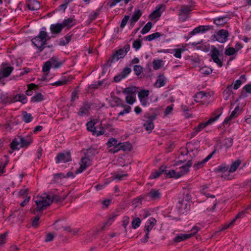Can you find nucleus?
<instances>
[{
	"mask_svg": "<svg viewBox=\"0 0 251 251\" xmlns=\"http://www.w3.org/2000/svg\"><path fill=\"white\" fill-rule=\"evenodd\" d=\"M228 167L225 164H222L220 166H218L215 169V171L216 172H222V173H227L228 172Z\"/></svg>",
	"mask_w": 251,
	"mask_h": 251,
	"instance_id": "79ce46f5",
	"label": "nucleus"
},
{
	"mask_svg": "<svg viewBox=\"0 0 251 251\" xmlns=\"http://www.w3.org/2000/svg\"><path fill=\"white\" fill-rule=\"evenodd\" d=\"M179 172H176L174 170H171L168 171L166 177H174L175 178H179L180 176H178L179 175Z\"/></svg>",
	"mask_w": 251,
	"mask_h": 251,
	"instance_id": "a19ab883",
	"label": "nucleus"
},
{
	"mask_svg": "<svg viewBox=\"0 0 251 251\" xmlns=\"http://www.w3.org/2000/svg\"><path fill=\"white\" fill-rule=\"evenodd\" d=\"M152 65L154 70H158L163 65V61L161 59L154 60L152 62Z\"/></svg>",
	"mask_w": 251,
	"mask_h": 251,
	"instance_id": "e433bc0d",
	"label": "nucleus"
},
{
	"mask_svg": "<svg viewBox=\"0 0 251 251\" xmlns=\"http://www.w3.org/2000/svg\"><path fill=\"white\" fill-rule=\"evenodd\" d=\"M156 220L153 218L150 219L146 223L145 226V231L150 232L152 227L156 225Z\"/></svg>",
	"mask_w": 251,
	"mask_h": 251,
	"instance_id": "412c9836",
	"label": "nucleus"
},
{
	"mask_svg": "<svg viewBox=\"0 0 251 251\" xmlns=\"http://www.w3.org/2000/svg\"><path fill=\"white\" fill-rule=\"evenodd\" d=\"M70 79L62 78L61 80L57 81L51 84L52 85H55L57 86L64 85L67 83V82L70 81Z\"/></svg>",
	"mask_w": 251,
	"mask_h": 251,
	"instance_id": "de8ad7c7",
	"label": "nucleus"
},
{
	"mask_svg": "<svg viewBox=\"0 0 251 251\" xmlns=\"http://www.w3.org/2000/svg\"><path fill=\"white\" fill-rule=\"evenodd\" d=\"M44 100V96L41 93H38L31 99V101L33 102H40Z\"/></svg>",
	"mask_w": 251,
	"mask_h": 251,
	"instance_id": "f704fd0d",
	"label": "nucleus"
},
{
	"mask_svg": "<svg viewBox=\"0 0 251 251\" xmlns=\"http://www.w3.org/2000/svg\"><path fill=\"white\" fill-rule=\"evenodd\" d=\"M67 196L60 197L58 195H52L44 194V196L39 198H34V201L36 204L37 207L33 210V213L35 214L36 212H42L50 205L53 201L56 202L64 201Z\"/></svg>",
	"mask_w": 251,
	"mask_h": 251,
	"instance_id": "f257e3e1",
	"label": "nucleus"
},
{
	"mask_svg": "<svg viewBox=\"0 0 251 251\" xmlns=\"http://www.w3.org/2000/svg\"><path fill=\"white\" fill-rule=\"evenodd\" d=\"M117 215L115 214H112L110 215L109 219L107 222L105 224V225H110L111 224L112 222L114 220V219L117 217Z\"/></svg>",
	"mask_w": 251,
	"mask_h": 251,
	"instance_id": "774afa93",
	"label": "nucleus"
},
{
	"mask_svg": "<svg viewBox=\"0 0 251 251\" xmlns=\"http://www.w3.org/2000/svg\"><path fill=\"white\" fill-rule=\"evenodd\" d=\"M71 155L70 151L64 152H60L55 157V162L58 164L60 162L66 163L71 161Z\"/></svg>",
	"mask_w": 251,
	"mask_h": 251,
	"instance_id": "39448f33",
	"label": "nucleus"
},
{
	"mask_svg": "<svg viewBox=\"0 0 251 251\" xmlns=\"http://www.w3.org/2000/svg\"><path fill=\"white\" fill-rule=\"evenodd\" d=\"M50 37L48 35L46 31H40L38 35L36 36L31 40L32 44L36 47L39 52H41L46 47L47 41L49 40Z\"/></svg>",
	"mask_w": 251,
	"mask_h": 251,
	"instance_id": "f03ea898",
	"label": "nucleus"
},
{
	"mask_svg": "<svg viewBox=\"0 0 251 251\" xmlns=\"http://www.w3.org/2000/svg\"><path fill=\"white\" fill-rule=\"evenodd\" d=\"M81 164H80L79 168L75 171V173L76 174L81 173L91 165V160L90 158L87 156L82 157L81 159Z\"/></svg>",
	"mask_w": 251,
	"mask_h": 251,
	"instance_id": "6e6552de",
	"label": "nucleus"
},
{
	"mask_svg": "<svg viewBox=\"0 0 251 251\" xmlns=\"http://www.w3.org/2000/svg\"><path fill=\"white\" fill-rule=\"evenodd\" d=\"M142 45V41L139 39H137L133 42L132 46L136 50H137L141 47Z\"/></svg>",
	"mask_w": 251,
	"mask_h": 251,
	"instance_id": "864d4df0",
	"label": "nucleus"
},
{
	"mask_svg": "<svg viewBox=\"0 0 251 251\" xmlns=\"http://www.w3.org/2000/svg\"><path fill=\"white\" fill-rule=\"evenodd\" d=\"M166 82V78L165 76L163 75H159L154 85L157 88H160L164 86Z\"/></svg>",
	"mask_w": 251,
	"mask_h": 251,
	"instance_id": "393cba45",
	"label": "nucleus"
},
{
	"mask_svg": "<svg viewBox=\"0 0 251 251\" xmlns=\"http://www.w3.org/2000/svg\"><path fill=\"white\" fill-rule=\"evenodd\" d=\"M33 119L32 115L30 113H28L26 111H24L22 114V120L25 123L30 122Z\"/></svg>",
	"mask_w": 251,
	"mask_h": 251,
	"instance_id": "2f4dec72",
	"label": "nucleus"
},
{
	"mask_svg": "<svg viewBox=\"0 0 251 251\" xmlns=\"http://www.w3.org/2000/svg\"><path fill=\"white\" fill-rule=\"evenodd\" d=\"M236 52L235 49L229 47L226 50L225 53L226 55L230 56L233 55Z\"/></svg>",
	"mask_w": 251,
	"mask_h": 251,
	"instance_id": "4d7b16f0",
	"label": "nucleus"
},
{
	"mask_svg": "<svg viewBox=\"0 0 251 251\" xmlns=\"http://www.w3.org/2000/svg\"><path fill=\"white\" fill-rule=\"evenodd\" d=\"M50 60L51 62V64L54 65V67L55 68H58L60 67L62 65V63L61 62H58L56 59L54 57H52Z\"/></svg>",
	"mask_w": 251,
	"mask_h": 251,
	"instance_id": "13d9d810",
	"label": "nucleus"
},
{
	"mask_svg": "<svg viewBox=\"0 0 251 251\" xmlns=\"http://www.w3.org/2000/svg\"><path fill=\"white\" fill-rule=\"evenodd\" d=\"M130 47L129 44H126L123 49H120L115 51V52L111 55L106 64L103 65L104 67H110L112 64L115 61H117L119 59L124 58L128 51L130 50Z\"/></svg>",
	"mask_w": 251,
	"mask_h": 251,
	"instance_id": "7ed1b4c3",
	"label": "nucleus"
},
{
	"mask_svg": "<svg viewBox=\"0 0 251 251\" xmlns=\"http://www.w3.org/2000/svg\"><path fill=\"white\" fill-rule=\"evenodd\" d=\"M140 224H141V220H140V218H134L133 220V221H132V223H131L132 227L134 229H136L137 228L139 227V226H140Z\"/></svg>",
	"mask_w": 251,
	"mask_h": 251,
	"instance_id": "09e8293b",
	"label": "nucleus"
},
{
	"mask_svg": "<svg viewBox=\"0 0 251 251\" xmlns=\"http://www.w3.org/2000/svg\"><path fill=\"white\" fill-rule=\"evenodd\" d=\"M27 6L31 10H37L40 7L39 1L36 0H28Z\"/></svg>",
	"mask_w": 251,
	"mask_h": 251,
	"instance_id": "aec40b11",
	"label": "nucleus"
},
{
	"mask_svg": "<svg viewBox=\"0 0 251 251\" xmlns=\"http://www.w3.org/2000/svg\"><path fill=\"white\" fill-rule=\"evenodd\" d=\"M213 153L214 152L209 154L205 158L203 159L202 161H198L197 163L194 164L193 167L195 168V169L198 170L201 167H202L203 166V165L211 158Z\"/></svg>",
	"mask_w": 251,
	"mask_h": 251,
	"instance_id": "5701e85b",
	"label": "nucleus"
},
{
	"mask_svg": "<svg viewBox=\"0 0 251 251\" xmlns=\"http://www.w3.org/2000/svg\"><path fill=\"white\" fill-rule=\"evenodd\" d=\"M100 9L97 10V11L91 13L89 17V20H90L91 21L94 20L97 16L100 14L99 13Z\"/></svg>",
	"mask_w": 251,
	"mask_h": 251,
	"instance_id": "0e129e2a",
	"label": "nucleus"
},
{
	"mask_svg": "<svg viewBox=\"0 0 251 251\" xmlns=\"http://www.w3.org/2000/svg\"><path fill=\"white\" fill-rule=\"evenodd\" d=\"M143 68L140 65H136L133 67V71L138 76H139L143 72Z\"/></svg>",
	"mask_w": 251,
	"mask_h": 251,
	"instance_id": "c03bdc74",
	"label": "nucleus"
},
{
	"mask_svg": "<svg viewBox=\"0 0 251 251\" xmlns=\"http://www.w3.org/2000/svg\"><path fill=\"white\" fill-rule=\"evenodd\" d=\"M28 192V189H22L19 191V195L23 198H26L28 197L27 196Z\"/></svg>",
	"mask_w": 251,
	"mask_h": 251,
	"instance_id": "69168bd1",
	"label": "nucleus"
},
{
	"mask_svg": "<svg viewBox=\"0 0 251 251\" xmlns=\"http://www.w3.org/2000/svg\"><path fill=\"white\" fill-rule=\"evenodd\" d=\"M224 146L226 148H229L233 144V139L231 138H226L224 141Z\"/></svg>",
	"mask_w": 251,
	"mask_h": 251,
	"instance_id": "5fc2aeb1",
	"label": "nucleus"
},
{
	"mask_svg": "<svg viewBox=\"0 0 251 251\" xmlns=\"http://www.w3.org/2000/svg\"><path fill=\"white\" fill-rule=\"evenodd\" d=\"M86 126L88 130L92 132V134L95 135V133L97 132L96 127H95V123H93L92 121L89 122L87 123Z\"/></svg>",
	"mask_w": 251,
	"mask_h": 251,
	"instance_id": "c9c22d12",
	"label": "nucleus"
},
{
	"mask_svg": "<svg viewBox=\"0 0 251 251\" xmlns=\"http://www.w3.org/2000/svg\"><path fill=\"white\" fill-rule=\"evenodd\" d=\"M91 104L89 103L86 102L83 104V105L79 108L77 113L78 115L80 116H83L88 113L90 109Z\"/></svg>",
	"mask_w": 251,
	"mask_h": 251,
	"instance_id": "f3484780",
	"label": "nucleus"
},
{
	"mask_svg": "<svg viewBox=\"0 0 251 251\" xmlns=\"http://www.w3.org/2000/svg\"><path fill=\"white\" fill-rule=\"evenodd\" d=\"M127 176V174H121V173H118L117 174H115L113 176V179H118L119 180H121L123 177L126 176Z\"/></svg>",
	"mask_w": 251,
	"mask_h": 251,
	"instance_id": "e2e57ef3",
	"label": "nucleus"
},
{
	"mask_svg": "<svg viewBox=\"0 0 251 251\" xmlns=\"http://www.w3.org/2000/svg\"><path fill=\"white\" fill-rule=\"evenodd\" d=\"M213 120L211 119H209L205 123H201L197 126L195 127L194 128V131L191 133V137H193L196 135V134L201 131L203 128L206 127L208 125H210L211 123V121Z\"/></svg>",
	"mask_w": 251,
	"mask_h": 251,
	"instance_id": "f8f14e48",
	"label": "nucleus"
},
{
	"mask_svg": "<svg viewBox=\"0 0 251 251\" xmlns=\"http://www.w3.org/2000/svg\"><path fill=\"white\" fill-rule=\"evenodd\" d=\"M232 84L228 85L226 89L223 92V96L226 100H227L229 97L233 93Z\"/></svg>",
	"mask_w": 251,
	"mask_h": 251,
	"instance_id": "c85d7f7f",
	"label": "nucleus"
},
{
	"mask_svg": "<svg viewBox=\"0 0 251 251\" xmlns=\"http://www.w3.org/2000/svg\"><path fill=\"white\" fill-rule=\"evenodd\" d=\"M192 165V160H189L187 164L182 166L180 167V171L179 172V175L178 176H182L186 174L189 171V168Z\"/></svg>",
	"mask_w": 251,
	"mask_h": 251,
	"instance_id": "6ab92c4d",
	"label": "nucleus"
},
{
	"mask_svg": "<svg viewBox=\"0 0 251 251\" xmlns=\"http://www.w3.org/2000/svg\"><path fill=\"white\" fill-rule=\"evenodd\" d=\"M221 54V51L218 50L215 46H211V50L210 53V56L213 61L217 64V65L221 67L223 66V62L219 58Z\"/></svg>",
	"mask_w": 251,
	"mask_h": 251,
	"instance_id": "20e7f679",
	"label": "nucleus"
},
{
	"mask_svg": "<svg viewBox=\"0 0 251 251\" xmlns=\"http://www.w3.org/2000/svg\"><path fill=\"white\" fill-rule=\"evenodd\" d=\"M129 16L126 15L124 18L122 19V22L121 23L120 27L121 28H124L126 25L129 19Z\"/></svg>",
	"mask_w": 251,
	"mask_h": 251,
	"instance_id": "052dcab7",
	"label": "nucleus"
},
{
	"mask_svg": "<svg viewBox=\"0 0 251 251\" xmlns=\"http://www.w3.org/2000/svg\"><path fill=\"white\" fill-rule=\"evenodd\" d=\"M51 62L50 60H49L46 62L43 67V72L44 73L48 72L51 67Z\"/></svg>",
	"mask_w": 251,
	"mask_h": 251,
	"instance_id": "3c124183",
	"label": "nucleus"
},
{
	"mask_svg": "<svg viewBox=\"0 0 251 251\" xmlns=\"http://www.w3.org/2000/svg\"><path fill=\"white\" fill-rule=\"evenodd\" d=\"M241 164V161L239 160H236L235 162H234L231 165L230 167L227 172V175L226 174H225V175H222V177L225 179H229V173H233L234 172L238 167L239 166V165Z\"/></svg>",
	"mask_w": 251,
	"mask_h": 251,
	"instance_id": "9b49d317",
	"label": "nucleus"
},
{
	"mask_svg": "<svg viewBox=\"0 0 251 251\" xmlns=\"http://www.w3.org/2000/svg\"><path fill=\"white\" fill-rule=\"evenodd\" d=\"M142 15V11L139 10H135L131 17V19L134 21L137 22Z\"/></svg>",
	"mask_w": 251,
	"mask_h": 251,
	"instance_id": "58836bf2",
	"label": "nucleus"
},
{
	"mask_svg": "<svg viewBox=\"0 0 251 251\" xmlns=\"http://www.w3.org/2000/svg\"><path fill=\"white\" fill-rule=\"evenodd\" d=\"M165 5L162 4L156 6L155 9L150 15V18L154 19L160 17L163 11L165 9Z\"/></svg>",
	"mask_w": 251,
	"mask_h": 251,
	"instance_id": "1a4fd4ad",
	"label": "nucleus"
},
{
	"mask_svg": "<svg viewBox=\"0 0 251 251\" xmlns=\"http://www.w3.org/2000/svg\"><path fill=\"white\" fill-rule=\"evenodd\" d=\"M152 27V23L151 22H149L142 28L141 33L142 34H145L148 33Z\"/></svg>",
	"mask_w": 251,
	"mask_h": 251,
	"instance_id": "a18cd8bd",
	"label": "nucleus"
},
{
	"mask_svg": "<svg viewBox=\"0 0 251 251\" xmlns=\"http://www.w3.org/2000/svg\"><path fill=\"white\" fill-rule=\"evenodd\" d=\"M118 141L114 138H110L107 141L106 144L108 147H114L118 144Z\"/></svg>",
	"mask_w": 251,
	"mask_h": 251,
	"instance_id": "8fccbe9b",
	"label": "nucleus"
},
{
	"mask_svg": "<svg viewBox=\"0 0 251 251\" xmlns=\"http://www.w3.org/2000/svg\"><path fill=\"white\" fill-rule=\"evenodd\" d=\"M223 108L221 107L219 108H218L214 112L213 116L209 119L213 120L211 121V123L216 121L220 117L223 113Z\"/></svg>",
	"mask_w": 251,
	"mask_h": 251,
	"instance_id": "cd10ccee",
	"label": "nucleus"
},
{
	"mask_svg": "<svg viewBox=\"0 0 251 251\" xmlns=\"http://www.w3.org/2000/svg\"><path fill=\"white\" fill-rule=\"evenodd\" d=\"M229 36V33L227 30L225 29L220 30L216 35H214V37L215 38L216 41L218 42L224 43L227 40V37Z\"/></svg>",
	"mask_w": 251,
	"mask_h": 251,
	"instance_id": "0eeeda50",
	"label": "nucleus"
},
{
	"mask_svg": "<svg viewBox=\"0 0 251 251\" xmlns=\"http://www.w3.org/2000/svg\"><path fill=\"white\" fill-rule=\"evenodd\" d=\"M120 146H121V150L126 151H131L132 149V146L131 144L128 142L125 143H120Z\"/></svg>",
	"mask_w": 251,
	"mask_h": 251,
	"instance_id": "4c0bfd02",
	"label": "nucleus"
},
{
	"mask_svg": "<svg viewBox=\"0 0 251 251\" xmlns=\"http://www.w3.org/2000/svg\"><path fill=\"white\" fill-rule=\"evenodd\" d=\"M191 5H182L179 10V16L181 21L184 22L188 18V15L192 10Z\"/></svg>",
	"mask_w": 251,
	"mask_h": 251,
	"instance_id": "423d86ee",
	"label": "nucleus"
},
{
	"mask_svg": "<svg viewBox=\"0 0 251 251\" xmlns=\"http://www.w3.org/2000/svg\"><path fill=\"white\" fill-rule=\"evenodd\" d=\"M147 196L153 201L158 200L160 199L161 193L158 190L151 189L148 193Z\"/></svg>",
	"mask_w": 251,
	"mask_h": 251,
	"instance_id": "2eb2a0df",
	"label": "nucleus"
},
{
	"mask_svg": "<svg viewBox=\"0 0 251 251\" xmlns=\"http://www.w3.org/2000/svg\"><path fill=\"white\" fill-rule=\"evenodd\" d=\"M126 100V102L129 104H132L135 101V98L131 96H127Z\"/></svg>",
	"mask_w": 251,
	"mask_h": 251,
	"instance_id": "338daca9",
	"label": "nucleus"
},
{
	"mask_svg": "<svg viewBox=\"0 0 251 251\" xmlns=\"http://www.w3.org/2000/svg\"><path fill=\"white\" fill-rule=\"evenodd\" d=\"M226 17H219L217 19H214V23L217 25H224V24L226 23Z\"/></svg>",
	"mask_w": 251,
	"mask_h": 251,
	"instance_id": "473e14b6",
	"label": "nucleus"
},
{
	"mask_svg": "<svg viewBox=\"0 0 251 251\" xmlns=\"http://www.w3.org/2000/svg\"><path fill=\"white\" fill-rule=\"evenodd\" d=\"M72 35L71 33L67 34L65 36L64 39L62 38L60 40L58 44L60 46H65L68 44L71 41Z\"/></svg>",
	"mask_w": 251,
	"mask_h": 251,
	"instance_id": "bb28decb",
	"label": "nucleus"
},
{
	"mask_svg": "<svg viewBox=\"0 0 251 251\" xmlns=\"http://www.w3.org/2000/svg\"><path fill=\"white\" fill-rule=\"evenodd\" d=\"M28 89L26 91V94L27 96H31L33 94L32 90H37L39 88V85L34 83L28 85Z\"/></svg>",
	"mask_w": 251,
	"mask_h": 251,
	"instance_id": "7c9ffc66",
	"label": "nucleus"
},
{
	"mask_svg": "<svg viewBox=\"0 0 251 251\" xmlns=\"http://www.w3.org/2000/svg\"><path fill=\"white\" fill-rule=\"evenodd\" d=\"M18 101H20L23 104H25L27 101V98L23 94H18Z\"/></svg>",
	"mask_w": 251,
	"mask_h": 251,
	"instance_id": "bf43d9fd",
	"label": "nucleus"
},
{
	"mask_svg": "<svg viewBox=\"0 0 251 251\" xmlns=\"http://www.w3.org/2000/svg\"><path fill=\"white\" fill-rule=\"evenodd\" d=\"M20 141L21 148H27L32 142V138L31 135L25 137H20Z\"/></svg>",
	"mask_w": 251,
	"mask_h": 251,
	"instance_id": "4468645a",
	"label": "nucleus"
},
{
	"mask_svg": "<svg viewBox=\"0 0 251 251\" xmlns=\"http://www.w3.org/2000/svg\"><path fill=\"white\" fill-rule=\"evenodd\" d=\"M145 129L149 133H151L152 130L154 128V124L152 121L147 120L143 125Z\"/></svg>",
	"mask_w": 251,
	"mask_h": 251,
	"instance_id": "72a5a7b5",
	"label": "nucleus"
},
{
	"mask_svg": "<svg viewBox=\"0 0 251 251\" xmlns=\"http://www.w3.org/2000/svg\"><path fill=\"white\" fill-rule=\"evenodd\" d=\"M161 36V34L159 32H155L147 36L146 37L147 40L151 41L156 38H159Z\"/></svg>",
	"mask_w": 251,
	"mask_h": 251,
	"instance_id": "37998d69",
	"label": "nucleus"
},
{
	"mask_svg": "<svg viewBox=\"0 0 251 251\" xmlns=\"http://www.w3.org/2000/svg\"><path fill=\"white\" fill-rule=\"evenodd\" d=\"M200 72L201 74L203 75H209L212 73V69L207 67H203L201 68L200 70Z\"/></svg>",
	"mask_w": 251,
	"mask_h": 251,
	"instance_id": "49530a36",
	"label": "nucleus"
},
{
	"mask_svg": "<svg viewBox=\"0 0 251 251\" xmlns=\"http://www.w3.org/2000/svg\"><path fill=\"white\" fill-rule=\"evenodd\" d=\"M25 215V213L24 212L16 211L13 213L12 216H13L14 217H17L18 220L21 223H22L24 221Z\"/></svg>",
	"mask_w": 251,
	"mask_h": 251,
	"instance_id": "c756f323",
	"label": "nucleus"
},
{
	"mask_svg": "<svg viewBox=\"0 0 251 251\" xmlns=\"http://www.w3.org/2000/svg\"><path fill=\"white\" fill-rule=\"evenodd\" d=\"M75 23V20L73 17H70L67 19H65L61 24H62L63 27H67L68 28L74 26Z\"/></svg>",
	"mask_w": 251,
	"mask_h": 251,
	"instance_id": "a211bd4d",
	"label": "nucleus"
},
{
	"mask_svg": "<svg viewBox=\"0 0 251 251\" xmlns=\"http://www.w3.org/2000/svg\"><path fill=\"white\" fill-rule=\"evenodd\" d=\"M13 67H7L0 69V82H2V79L8 77L13 71Z\"/></svg>",
	"mask_w": 251,
	"mask_h": 251,
	"instance_id": "ddd939ff",
	"label": "nucleus"
},
{
	"mask_svg": "<svg viewBox=\"0 0 251 251\" xmlns=\"http://www.w3.org/2000/svg\"><path fill=\"white\" fill-rule=\"evenodd\" d=\"M20 143V141H19L17 138H14L10 143V147L12 150H19V148H18V146Z\"/></svg>",
	"mask_w": 251,
	"mask_h": 251,
	"instance_id": "ea45409f",
	"label": "nucleus"
},
{
	"mask_svg": "<svg viewBox=\"0 0 251 251\" xmlns=\"http://www.w3.org/2000/svg\"><path fill=\"white\" fill-rule=\"evenodd\" d=\"M192 237L191 234H177L174 238V241L176 243H178L182 241L186 240Z\"/></svg>",
	"mask_w": 251,
	"mask_h": 251,
	"instance_id": "a878e982",
	"label": "nucleus"
},
{
	"mask_svg": "<svg viewBox=\"0 0 251 251\" xmlns=\"http://www.w3.org/2000/svg\"><path fill=\"white\" fill-rule=\"evenodd\" d=\"M239 111V107L238 106H236L234 110L232 112L230 116L225 119L223 122L224 125H226L229 122V121L232 119L233 118L237 117L238 114V112Z\"/></svg>",
	"mask_w": 251,
	"mask_h": 251,
	"instance_id": "4be33fe9",
	"label": "nucleus"
},
{
	"mask_svg": "<svg viewBox=\"0 0 251 251\" xmlns=\"http://www.w3.org/2000/svg\"><path fill=\"white\" fill-rule=\"evenodd\" d=\"M18 94L10 98H8L7 100L4 101L5 103H12L16 101H18Z\"/></svg>",
	"mask_w": 251,
	"mask_h": 251,
	"instance_id": "6e6d98bb",
	"label": "nucleus"
},
{
	"mask_svg": "<svg viewBox=\"0 0 251 251\" xmlns=\"http://www.w3.org/2000/svg\"><path fill=\"white\" fill-rule=\"evenodd\" d=\"M63 28L61 23H56L51 24L50 26V30L52 34H57L60 33Z\"/></svg>",
	"mask_w": 251,
	"mask_h": 251,
	"instance_id": "dca6fc26",
	"label": "nucleus"
},
{
	"mask_svg": "<svg viewBox=\"0 0 251 251\" xmlns=\"http://www.w3.org/2000/svg\"><path fill=\"white\" fill-rule=\"evenodd\" d=\"M209 95L208 93H207L203 91L199 92L195 95V100L196 102H200L202 101V100H204V98H207Z\"/></svg>",
	"mask_w": 251,
	"mask_h": 251,
	"instance_id": "b1692460",
	"label": "nucleus"
},
{
	"mask_svg": "<svg viewBox=\"0 0 251 251\" xmlns=\"http://www.w3.org/2000/svg\"><path fill=\"white\" fill-rule=\"evenodd\" d=\"M177 207L180 212L183 213L190 209V202L180 200L177 202Z\"/></svg>",
	"mask_w": 251,
	"mask_h": 251,
	"instance_id": "9d476101",
	"label": "nucleus"
},
{
	"mask_svg": "<svg viewBox=\"0 0 251 251\" xmlns=\"http://www.w3.org/2000/svg\"><path fill=\"white\" fill-rule=\"evenodd\" d=\"M149 95V91L147 90H141L138 93V97L139 99H145Z\"/></svg>",
	"mask_w": 251,
	"mask_h": 251,
	"instance_id": "603ef678",
	"label": "nucleus"
},
{
	"mask_svg": "<svg viewBox=\"0 0 251 251\" xmlns=\"http://www.w3.org/2000/svg\"><path fill=\"white\" fill-rule=\"evenodd\" d=\"M131 72V69L128 67L125 68L123 71L120 73L124 76V77H126V76L129 74Z\"/></svg>",
	"mask_w": 251,
	"mask_h": 251,
	"instance_id": "680f3d73",
	"label": "nucleus"
}]
</instances>
